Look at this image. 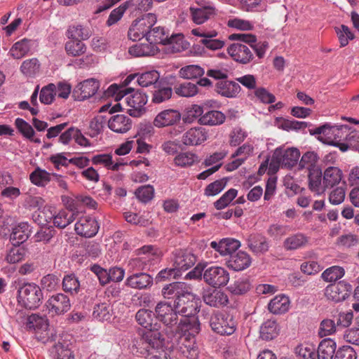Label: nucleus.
<instances>
[{"label": "nucleus", "instance_id": "obj_1", "mask_svg": "<svg viewBox=\"0 0 359 359\" xmlns=\"http://www.w3.org/2000/svg\"><path fill=\"white\" fill-rule=\"evenodd\" d=\"M162 295L165 299H173V304L160 302L155 308L156 318L168 327L176 325L178 316H190L199 311L197 301L192 292V287L184 282H173L162 288Z\"/></svg>", "mask_w": 359, "mask_h": 359}, {"label": "nucleus", "instance_id": "obj_2", "mask_svg": "<svg viewBox=\"0 0 359 359\" xmlns=\"http://www.w3.org/2000/svg\"><path fill=\"white\" fill-rule=\"evenodd\" d=\"M203 276L204 281L214 288L225 286L229 280V273L222 266H213L204 269L202 273L198 267L187 273L186 279H195Z\"/></svg>", "mask_w": 359, "mask_h": 359}, {"label": "nucleus", "instance_id": "obj_3", "mask_svg": "<svg viewBox=\"0 0 359 359\" xmlns=\"http://www.w3.org/2000/svg\"><path fill=\"white\" fill-rule=\"evenodd\" d=\"M164 339L158 330H147L133 340V351L147 359L151 355L152 349L162 346Z\"/></svg>", "mask_w": 359, "mask_h": 359}, {"label": "nucleus", "instance_id": "obj_4", "mask_svg": "<svg viewBox=\"0 0 359 359\" xmlns=\"http://www.w3.org/2000/svg\"><path fill=\"white\" fill-rule=\"evenodd\" d=\"M18 302L27 309H36L42 303L43 292L41 287L34 283L23 284L18 290Z\"/></svg>", "mask_w": 359, "mask_h": 359}, {"label": "nucleus", "instance_id": "obj_5", "mask_svg": "<svg viewBox=\"0 0 359 359\" xmlns=\"http://www.w3.org/2000/svg\"><path fill=\"white\" fill-rule=\"evenodd\" d=\"M210 325L217 334L231 335L236 330L237 322L233 315L224 311H217L211 316Z\"/></svg>", "mask_w": 359, "mask_h": 359}, {"label": "nucleus", "instance_id": "obj_6", "mask_svg": "<svg viewBox=\"0 0 359 359\" xmlns=\"http://www.w3.org/2000/svg\"><path fill=\"white\" fill-rule=\"evenodd\" d=\"M156 21V15L151 13L135 19L132 22L128 32L129 39L133 41H139L144 37L147 39L150 29L154 26Z\"/></svg>", "mask_w": 359, "mask_h": 359}, {"label": "nucleus", "instance_id": "obj_7", "mask_svg": "<svg viewBox=\"0 0 359 359\" xmlns=\"http://www.w3.org/2000/svg\"><path fill=\"white\" fill-rule=\"evenodd\" d=\"M300 157V151L297 148L283 149H276L272 156L270 168L273 167L276 170L279 166L292 168L296 165Z\"/></svg>", "mask_w": 359, "mask_h": 359}, {"label": "nucleus", "instance_id": "obj_8", "mask_svg": "<svg viewBox=\"0 0 359 359\" xmlns=\"http://www.w3.org/2000/svg\"><path fill=\"white\" fill-rule=\"evenodd\" d=\"M125 101L130 107L128 109V113L133 117H140L145 111V104L147 102V96L145 93L139 90H133L125 97Z\"/></svg>", "mask_w": 359, "mask_h": 359}, {"label": "nucleus", "instance_id": "obj_9", "mask_svg": "<svg viewBox=\"0 0 359 359\" xmlns=\"http://www.w3.org/2000/svg\"><path fill=\"white\" fill-rule=\"evenodd\" d=\"M172 266L177 272L190 269L196 262V257L190 251L184 249H175L170 257Z\"/></svg>", "mask_w": 359, "mask_h": 359}, {"label": "nucleus", "instance_id": "obj_10", "mask_svg": "<svg viewBox=\"0 0 359 359\" xmlns=\"http://www.w3.org/2000/svg\"><path fill=\"white\" fill-rule=\"evenodd\" d=\"M183 39L182 34L171 35L163 27H152L149 32L147 41L151 44L171 45Z\"/></svg>", "mask_w": 359, "mask_h": 359}, {"label": "nucleus", "instance_id": "obj_11", "mask_svg": "<svg viewBox=\"0 0 359 359\" xmlns=\"http://www.w3.org/2000/svg\"><path fill=\"white\" fill-rule=\"evenodd\" d=\"M352 292V286L347 282L339 281L330 284L325 289V296L329 300L340 302L348 298Z\"/></svg>", "mask_w": 359, "mask_h": 359}, {"label": "nucleus", "instance_id": "obj_12", "mask_svg": "<svg viewBox=\"0 0 359 359\" xmlns=\"http://www.w3.org/2000/svg\"><path fill=\"white\" fill-rule=\"evenodd\" d=\"M48 313L59 316L67 312L71 308L69 298L62 294L57 293L51 296L46 303Z\"/></svg>", "mask_w": 359, "mask_h": 359}, {"label": "nucleus", "instance_id": "obj_13", "mask_svg": "<svg viewBox=\"0 0 359 359\" xmlns=\"http://www.w3.org/2000/svg\"><path fill=\"white\" fill-rule=\"evenodd\" d=\"M227 53L234 61L242 65L249 64L255 58L251 48L239 42L230 45L227 48Z\"/></svg>", "mask_w": 359, "mask_h": 359}, {"label": "nucleus", "instance_id": "obj_14", "mask_svg": "<svg viewBox=\"0 0 359 359\" xmlns=\"http://www.w3.org/2000/svg\"><path fill=\"white\" fill-rule=\"evenodd\" d=\"M182 118L180 112L173 109H167L160 111L154 118L153 124L161 128L177 124Z\"/></svg>", "mask_w": 359, "mask_h": 359}, {"label": "nucleus", "instance_id": "obj_15", "mask_svg": "<svg viewBox=\"0 0 359 359\" xmlns=\"http://www.w3.org/2000/svg\"><path fill=\"white\" fill-rule=\"evenodd\" d=\"M176 332H182V336H193L196 337L201 330V325L196 315L190 316H182L181 319L177 323Z\"/></svg>", "mask_w": 359, "mask_h": 359}, {"label": "nucleus", "instance_id": "obj_16", "mask_svg": "<svg viewBox=\"0 0 359 359\" xmlns=\"http://www.w3.org/2000/svg\"><path fill=\"white\" fill-rule=\"evenodd\" d=\"M189 11L191 20L196 25H202L218 14V10L210 4L198 8L190 7Z\"/></svg>", "mask_w": 359, "mask_h": 359}, {"label": "nucleus", "instance_id": "obj_17", "mask_svg": "<svg viewBox=\"0 0 359 359\" xmlns=\"http://www.w3.org/2000/svg\"><path fill=\"white\" fill-rule=\"evenodd\" d=\"M74 229L78 235L86 238L95 236L99 230V225L93 217L86 216L81 217L75 224Z\"/></svg>", "mask_w": 359, "mask_h": 359}, {"label": "nucleus", "instance_id": "obj_18", "mask_svg": "<svg viewBox=\"0 0 359 359\" xmlns=\"http://www.w3.org/2000/svg\"><path fill=\"white\" fill-rule=\"evenodd\" d=\"M99 87L98 81L95 79H88L78 84L73 93L79 100H84L93 96Z\"/></svg>", "mask_w": 359, "mask_h": 359}, {"label": "nucleus", "instance_id": "obj_19", "mask_svg": "<svg viewBox=\"0 0 359 359\" xmlns=\"http://www.w3.org/2000/svg\"><path fill=\"white\" fill-rule=\"evenodd\" d=\"M202 298L207 305L216 308L225 306L229 303L227 294L224 292L216 289L204 290Z\"/></svg>", "mask_w": 359, "mask_h": 359}, {"label": "nucleus", "instance_id": "obj_20", "mask_svg": "<svg viewBox=\"0 0 359 359\" xmlns=\"http://www.w3.org/2000/svg\"><path fill=\"white\" fill-rule=\"evenodd\" d=\"M208 138L206 130L202 127H194L188 130L182 137V142L187 146L201 144Z\"/></svg>", "mask_w": 359, "mask_h": 359}, {"label": "nucleus", "instance_id": "obj_21", "mask_svg": "<svg viewBox=\"0 0 359 359\" xmlns=\"http://www.w3.org/2000/svg\"><path fill=\"white\" fill-rule=\"evenodd\" d=\"M250 264L251 258L250 255L243 251L233 253L226 261L227 267L235 271H243L248 268Z\"/></svg>", "mask_w": 359, "mask_h": 359}, {"label": "nucleus", "instance_id": "obj_22", "mask_svg": "<svg viewBox=\"0 0 359 359\" xmlns=\"http://www.w3.org/2000/svg\"><path fill=\"white\" fill-rule=\"evenodd\" d=\"M180 352L188 359H197L199 355L198 348L196 343V337L193 336H182L180 341Z\"/></svg>", "mask_w": 359, "mask_h": 359}, {"label": "nucleus", "instance_id": "obj_23", "mask_svg": "<svg viewBox=\"0 0 359 359\" xmlns=\"http://www.w3.org/2000/svg\"><path fill=\"white\" fill-rule=\"evenodd\" d=\"M153 278L147 273L137 272L128 276L126 285L131 288L144 290L151 287L153 284Z\"/></svg>", "mask_w": 359, "mask_h": 359}, {"label": "nucleus", "instance_id": "obj_24", "mask_svg": "<svg viewBox=\"0 0 359 359\" xmlns=\"http://www.w3.org/2000/svg\"><path fill=\"white\" fill-rule=\"evenodd\" d=\"M108 127L116 133H126L132 127V120L125 114H116L109 119Z\"/></svg>", "mask_w": 359, "mask_h": 359}, {"label": "nucleus", "instance_id": "obj_25", "mask_svg": "<svg viewBox=\"0 0 359 359\" xmlns=\"http://www.w3.org/2000/svg\"><path fill=\"white\" fill-rule=\"evenodd\" d=\"M241 90L240 85L233 81L222 80L216 83V91L225 97L235 98L238 97Z\"/></svg>", "mask_w": 359, "mask_h": 359}, {"label": "nucleus", "instance_id": "obj_26", "mask_svg": "<svg viewBox=\"0 0 359 359\" xmlns=\"http://www.w3.org/2000/svg\"><path fill=\"white\" fill-rule=\"evenodd\" d=\"M72 344L60 337L52 347L54 359H75L74 352L71 348Z\"/></svg>", "mask_w": 359, "mask_h": 359}, {"label": "nucleus", "instance_id": "obj_27", "mask_svg": "<svg viewBox=\"0 0 359 359\" xmlns=\"http://www.w3.org/2000/svg\"><path fill=\"white\" fill-rule=\"evenodd\" d=\"M31 233L29 224L27 222H20L13 228L10 235V241L13 246L18 247L25 242Z\"/></svg>", "mask_w": 359, "mask_h": 359}, {"label": "nucleus", "instance_id": "obj_28", "mask_svg": "<svg viewBox=\"0 0 359 359\" xmlns=\"http://www.w3.org/2000/svg\"><path fill=\"white\" fill-rule=\"evenodd\" d=\"M309 237L302 233H297L287 237L283 247L286 251H293L304 248L309 243Z\"/></svg>", "mask_w": 359, "mask_h": 359}, {"label": "nucleus", "instance_id": "obj_29", "mask_svg": "<svg viewBox=\"0 0 359 359\" xmlns=\"http://www.w3.org/2000/svg\"><path fill=\"white\" fill-rule=\"evenodd\" d=\"M226 120L224 113L218 110H208L198 119V123L203 126H216L222 125Z\"/></svg>", "mask_w": 359, "mask_h": 359}, {"label": "nucleus", "instance_id": "obj_30", "mask_svg": "<svg viewBox=\"0 0 359 359\" xmlns=\"http://www.w3.org/2000/svg\"><path fill=\"white\" fill-rule=\"evenodd\" d=\"M159 49L155 44L149 42L147 43H136L129 48L128 53L134 57H147L154 55Z\"/></svg>", "mask_w": 359, "mask_h": 359}, {"label": "nucleus", "instance_id": "obj_31", "mask_svg": "<svg viewBox=\"0 0 359 359\" xmlns=\"http://www.w3.org/2000/svg\"><path fill=\"white\" fill-rule=\"evenodd\" d=\"M290 304V299L287 296L279 294L269 302L268 309L273 314H282L289 310Z\"/></svg>", "mask_w": 359, "mask_h": 359}, {"label": "nucleus", "instance_id": "obj_32", "mask_svg": "<svg viewBox=\"0 0 359 359\" xmlns=\"http://www.w3.org/2000/svg\"><path fill=\"white\" fill-rule=\"evenodd\" d=\"M342 171L337 167L330 166L323 173L324 188H332L338 184L342 178Z\"/></svg>", "mask_w": 359, "mask_h": 359}, {"label": "nucleus", "instance_id": "obj_33", "mask_svg": "<svg viewBox=\"0 0 359 359\" xmlns=\"http://www.w3.org/2000/svg\"><path fill=\"white\" fill-rule=\"evenodd\" d=\"M135 319L139 325L147 330H157L156 328L157 324L154 323V321L156 320L154 313L151 311L140 309L135 315Z\"/></svg>", "mask_w": 359, "mask_h": 359}, {"label": "nucleus", "instance_id": "obj_34", "mask_svg": "<svg viewBox=\"0 0 359 359\" xmlns=\"http://www.w3.org/2000/svg\"><path fill=\"white\" fill-rule=\"evenodd\" d=\"M31 43L32 41L26 38L15 42L11 48L9 54L12 57L17 60L24 57L30 51Z\"/></svg>", "mask_w": 359, "mask_h": 359}, {"label": "nucleus", "instance_id": "obj_35", "mask_svg": "<svg viewBox=\"0 0 359 359\" xmlns=\"http://www.w3.org/2000/svg\"><path fill=\"white\" fill-rule=\"evenodd\" d=\"M259 332L260 337L263 340H272L278 335L279 328L278 323L275 320H267L261 325Z\"/></svg>", "mask_w": 359, "mask_h": 359}, {"label": "nucleus", "instance_id": "obj_36", "mask_svg": "<svg viewBox=\"0 0 359 359\" xmlns=\"http://www.w3.org/2000/svg\"><path fill=\"white\" fill-rule=\"evenodd\" d=\"M336 351V343L327 338L322 340L318 345L316 356L318 359H332Z\"/></svg>", "mask_w": 359, "mask_h": 359}, {"label": "nucleus", "instance_id": "obj_37", "mask_svg": "<svg viewBox=\"0 0 359 359\" xmlns=\"http://www.w3.org/2000/svg\"><path fill=\"white\" fill-rule=\"evenodd\" d=\"M248 245L255 253H264L269 250L268 243L263 236L259 233L251 234L248 239Z\"/></svg>", "mask_w": 359, "mask_h": 359}, {"label": "nucleus", "instance_id": "obj_38", "mask_svg": "<svg viewBox=\"0 0 359 359\" xmlns=\"http://www.w3.org/2000/svg\"><path fill=\"white\" fill-rule=\"evenodd\" d=\"M322 176V170L320 168L308 170L309 188L311 191L318 194L323 191Z\"/></svg>", "mask_w": 359, "mask_h": 359}, {"label": "nucleus", "instance_id": "obj_39", "mask_svg": "<svg viewBox=\"0 0 359 359\" xmlns=\"http://www.w3.org/2000/svg\"><path fill=\"white\" fill-rule=\"evenodd\" d=\"M134 5V0H128L121 4L118 7L113 9L106 21V25L107 27H111L116 24L123 18L127 9Z\"/></svg>", "mask_w": 359, "mask_h": 359}, {"label": "nucleus", "instance_id": "obj_40", "mask_svg": "<svg viewBox=\"0 0 359 359\" xmlns=\"http://www.w3.org/2000/svg\"><path fill=\"white\" fill-rule=\"evenodd\" d=\"M51 176L52 173L37 167L30 173L29 180L39 187H44L50 182Z\"/></svg>", "mask_w": 359, "mask_h": 359}, {"label": "nucleus", "instance_id": "obj_41", "mask_svg": "<svg viewBox=\"0 0 359 359\" xmlns=\"http://www.w3.org/2000/svg\"><path fill=\"white\" fill-rule=\"evenodd\" d=\"M91 161L93 165H101L107 169L113 171L118 170L119 168L124 165L123 163L119 162L114 163L112 160V155L109 154H101L95 155L92 158Z\"/></svg>", "mask_w": 359, "mask_h": 359}, {"label": "nucleus", "instance_id": "obj_42", "mask_svg": "<svg viewBox=\"0 0 359 359\" xmlns=\"http://www.w3.org/2000/svg\"><path fill=\"white\" fill-rule=\"evenodd\" d=\"M319 156L316 152L313 151H306L302 155L298 163V169H306L307 170H310L320 168L317 164Z\"/></svg>", "mask_w": 359, "mask_h": 359}, {"label": "nucleus", "instance_id": "obj_43", "mask_svg": "<svg viewBox=\"0 0 359 359\" xmlns=\"http://www.w3.org/2000/svg\"><path fill=\"white\" fill-rule=\"evenodd\" d=\"M65 49L69 56L79 57L86 52L87 46L81 40L69 39L65 43Z\"/></svg>", "mask_w": 359, "mask_h": 359}, {"label": "nucleus", "instance_id": "obj_44", "mask_svg": "<svg viewBox=\"0 0 359 359\" xmlns=\"http://www.w3.org/2000/svg\"><path fill=\"white\" fill-rule=\"evenodd\" d=\"M75 220L74 213L72 210H61L53 217L54 225L64 229Z\"/></svg>", "mask_w": 359, "mask_h": 359}, {"label": "nucleus", "instance_id": "obj_45", "mask_svg": "<svg viewBox=\"0 0 359 359\" xmlns=\"http://www.w3.org/2000/svg\"><path fill=\"white\" fill-rule=\"evenodd\" d=\"M198 159L196 154L187 151L180 152L174 158V163L180 168H188L192 166Z\"/></svg>", "mask_w": 359, "mask_h": 359}, {"label": "nucleus", "instance_id": "obj_46", "mask_svg": "<svg viewBox=\"0 0 359 359\" xmlns=\"http://www.w3.org/2000/svg\"><path fill=\"white\" fill-rule=\"evenodd\" d=\"M153 258L149 255L138 257L131 259L128 262V267L133 271H144L149 268Z\"/></svg>", "mask_w": 359, "mask_h": 359}, {"label": "nucleus", "instance_id": "obj_47", "mask_svg": "<svg viewBox=\"0 0 359 359\" xmlns=\"http://www.w3.org/2000/svg\"><path fill=\"white\" fill-rule=\"evenodd\" d=\"M67 36L69 39L86 40L90 36V33L81 25H73L69 27Z\"/></svg>", "mask_w": 359, "mask_h": 359}, {"label": "nucleus", "instance_id": "obj_48", "mask_svg": "<svg viewBox=\"0 0 359 359\" xmlns=\"http://www.w3.org/2000/svg\"><path fill=\"white\" fill-rule=\"evenodd\" d=\"M294 353L297 359H316V348L311 344H301L298 345Z\"/></svg>", "mask_w": 359, "mask_h": 359}, {"label": "nucleus", "instance_id": "obj_49", "mask_svg": "<svg viewBox=\"0 0 359 359\" xmlns=\"http://www.w3.org/2000/svg\"><path fill=\"white\" fill-rule=\"evenodd\" d=\"M278 121H280L279 128L286 131L304 130L312 126L309 122L289 120L283 118H279Z\"/></svg>", "mask_w": 359, "mask_h": 359}, {"label": "nucleus", "instance_id": "obj_50", "mask_svg": "<svg viewBox=\"0 0 359 359\" xmlns=\"http://www.w3.org/2000/svg\"><path fill=\"white\" fill-rule=\"evenodd\" d=\"M27 326L29 329L34 330L36 332L39 331H47L48 327V320L37 314H32L27 318Z\"/></svg>", "mask_w": 359, "mask_h": 359}, {"label": "nucleus", "instance_id": "obj_51", "mask_svg": "<svg viewBox=\"0 0 359 359\" xmlns=\"http://www.w3.org/2000/svg\"><path fill=\"white\" fill-rule=\"evenodd\" d=\"M62 289L72 294H77L80 290V282L75 274L65 275L62 280Z\"/></svg>", "mask_w": 359, "mask_h": 359}, {"label": "nucleus", "instance_id": "obj_52", "mask_svg": "<svg viewBox=\"0 0 359 359\" xmlns=\"http://www.w3.org/2000/svg\"><path fill=\"white\" fill-rule=\"evenodd\" d=\"M132 90V88H128L126 86H118L114 83L111 84L105 91V95L107 97H112L116 101H119Z\"/></svg>", "mask_w": 359, "mask_h": 359}, {"label": "nucleus", "instance_id": "obj_53", "mask_svg": "<svg viewBox=\"0 0 359 359\" xmlns=\"http://www.w3.org/2000/svg\"><path fill=\"white\" fill-rule=\"evenodd\" d=\"M334 30L338 37L340 47L341 48L346 46L349 41L355 38L354 34L351 31L350 28L345 25L335 27Z\"/></svg>", "mask_w": 359, "mask_h": 359}, {"label": "nucleus", "instance_id": "obj_54", "mask_svg": "<svg viewBox=\"0 0 359 359\" xmlns=\"http://www.w3.org/2000/svg\"><path fill=\"white\" fill-rule=\"evenodd\" d=\"M203 107L199 104H192L187 107L182 119L184 123H191L199 119L204 114Z\"/></svg>", "mask_w": 359, "mask_h": 359}, {"label": "nucleus", "instance_id": "obj_55", "mask_svg": "<svg viewBox=\"0 0 359 359\" xmlns=\"http://www.w3.org/2000/svg\"><path fill=\"white\" fill-rule=\"evenodd\" d=\"M174 90L177 95L186 97H193L198 92L197 86L191 82H184L177 85Z\"/></svg>", "mask_w": 359, "mask_h": 359}, {"label": "nucleus", "instance_id": "obj_56", "mask_svg": "<svg viewBox=\"0 0 359 359\" xmlns=\"http://www.w3.org/2000/svg\"><path fill=\"white\" fill-rule=\"evenodd\" d=\"M160 78V74L156 70L145 72L137 77V83L142 87H148L156 85Z\"/></svg>", "mask_w": 359, "mask_h": 359}, {"label": "nucleus", "instance_id": "obj_57", "mask_svg": "<svg viewBox=\"0 0 359 359\" xmlns=\"http://www.w3.org/2000/svg\"><path fill=\"white\" fill-rule=\"evenodd\" d=\"M227 182L228 179L226 177H223L209 184L204 189V195L210 197L219 194L225 188L227 184Z\"/></svg>", "mask_w": 359, "mask_h": 359}, {"label": "nucleus", "instance_id": "obj_58", "mask_svg": "<svg viewBox=\"0 0 359 359\" xmlns=\"http://www.w3.org/2000/svg\"><path fill=\"white\" fill-rule=\"evenodd\" d=\"M93 316L99 321L109 320L111 316L109 304L107 302L95 304L93 309Z\"/></svg>", "mask_w": 359, "mask_h": 359}, {"label": "nucleus", "instance_id": "obj_59", "mask_svg": "<svg viewBox=\"0 0 359 359\" xmlns=\"http://www.w3.org/2000/svg\"><path fill=\"white\" fill-rule=\"evenodd\" d=\"M344 268L339 266H331L325 270L321 277L326 282H335L344 276Z\"/></svg>", "mask_w": 359, "mask_h": 359}, {"label": "nucleus", "instance_id": "obj_60", "mask_svg": "<svg viewBox=\"0 0 359 359\" xmlns=\"http://www.w3.org/2000/svg\"><path fill=\"white\" fill-rule=\"evenodd\" d=\"M172 95V88L168 86L158 88L152 93L151 101L155 104H161L170 100Z\"/></svg>", "mask_w": 359, "mask_h": 359}, {"label": "nucleus", "instance_id": "obj_61", "mask_svg": "<svg viewBox=\"0 0 359 359\" xmlns=\"http://www.w3.org/2000/svg\"><path fill=\"white\" fill-rule=\"evenodd\" d=\"M204 69L198 65H188L180 70L181 77L187 79H193L201 77L204 74Z\"/></svg>", "mask_w": 359, "mask_h": 359}, {"label": "nucleus", "instance_id": "obj_62", "mask_svg": "<svg viewBox=\"0 0 359 359\" xmlns=\"http://www.w3.org/2000/svg\"><path fill=\"white\" fill-rule=\"evenodd\" d=\"M238 190L233 188L226 191L218 200L214 203V206L217 210H222L227 207L231 202L236 197Z\"/></svg>", "mask_w": 359, "mask_h": 359}, {"label": "nucleus", "instance_id": "obj_63", "mask_svg": "<svg viewBox=\"0 0 359 359\" xmlns=\"http://www.w3.org/2000/svg\"><path fill=\"white\" fill-rule=\"evenodd\" d=\"M290 231V227L288 225L273 224L269 226L266 232L273 240L278 241L285 236Z\"/></svg>", "mask_w": 359, "mask_h": 359}, {"label": "nucleus", "instance_id": "obj_64", "mask_svg": "<svg viewBox=\"0 0 359 359\" xmlns=\"http://www.w3.org/2000/svg\"><path fill=\"white\" fill-rule=\"evenodd\" d=\"M251 284L247 278H239L229 287V291L236 295H241L250 290Z\"/></svg>", "mask_w": 359, "mask_h": 359}]
</instances>
